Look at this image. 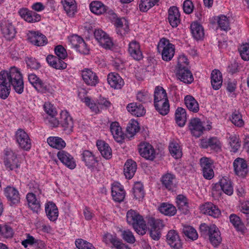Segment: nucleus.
Listing matches in <instances>:
<instances>
[{"instance_id":"nucleus-1","label":"nucleus","mask_w":249,"mask_h":249,"mask_svg":"<svg viewBox=\"0 0 249 249\" xmlns=\"http://www.w3.org/2000/svg\"><path fill=\"white\" fill-rule=\"evenodd\" d=\"M15 91L21 94L23 91V77L19 70L16 67H11L9 71L0 72V98L6 99L10 92L11 86Z\"/></svg>"},{"instance_id":"nucleus-2","label":"nucleus","mask_w":249,"mask_h":249,"mask_svg":"<svg viewBox=\"0 0 249 249\" xmlns=\"http://www.w3.org/2000/svg\"><path fill=\"white\" fill-rule=\"evenodd\" d=\"M126 220L138 234L143 235L146 233L147 230L146 222L137 212L133 210L128 211L126 213Z\"/></svg>"},{"instance_id":"nucleus-3","label":"nucleus","mask_w":249,"mask_h":249,"mask_svg":"<svg viewBox=\"0 0 249 249\" xmlns=\"http://www.w3.org/2000/svg\"><path fill=\"white\" fill-rule=\"evenodd\" d=\"M201 236L208 238L211 243L214 247L219 245L222 238L218 228L214 224L208 225L205 223L201 224L199 227Z\"/></svg>"},{"instance_id":"nucleus-4","label":"nucleus","mask_w":249,"mask_h":249,"mask_svg":"<svg viewBox=\"0 0 249 249\" xmlns=\"http://www.w3.org/2000/svg\"><path fill=\"white\" fill-rule=\"evenodd\" d=\"M161 50L162 59L166 61H170L175 54V47L169 42V40L163 38L160 39L159 44V50Z\"/></svg>"},{"instance_id":"nucleus-5","label":"nucleus","mask_w":249,"mask_h":249,"mask_svg":"<svg viewBox=\"0 0 249 249\" xmlns=\"http://www.w3.org/2000/svg\"><path fill=\"white\" fill-rule=\"evenodd\" d=\"M204 178L207 179H211L214 177L213 160L210 158L203 157L199 160Z\"/></svg>"},{"instance_id":"nucleus-6","label":"nucleus","mask_w":249,"mask_h":249,"mask_svg":"<svg viewBox=\"0 0 249 249\" xmlns=\"http://www.w3.org/2000/svg\"><path fill=\"white\" fill-rule=\"evenodd\" d=\"M234 172L238 177L244 178L249 172L248 161L241 158H236L233 162Z\"/></svg>"},{"instance_id":"nucleus-7","label":"nucleus","mask_w":249,"mask_h":249,"mask_svg":"<svg viewBox=\"0 0 249 249\" xmlns=\"http://www.w3.org/2000/svg\"><path fill=\"white\" fill-rule=\"evenodd\" d=\"M15 139L21 148L26 150L31 148V140L28 135L23 129L19 128L17 130L15 134Z\"/></svg>"},{"instance_id":"nucleus-8","label":"nucleus","mask_w":249,"mask_h":249,"mask_svg":"<svg viewBox=\"0 0 249 249\" xmlns=\"http://www.w3.org/2000/svg\"><path fill=\"white\" fill-rule=\"evenodd\" d=\"M82 160L85 165L92 172L99 171L98 160L93 154L89 150H85L82 153Z\"/></svg>"},{"instance_id":"nucleus-9","label":"nucleus","mask_w":249,"mask_h":249,"mask_svg":"<svg viewBox=\"0 0 249 249\" xmlns=\"http://www.w3.org/2000/svg\"><path fill=\"white\" fill-rule=\"evenodd\" d=\"M60 125L67 134L73 131L74 123L71 115L67 111H62L60 113Z\"/></svg>"},{"instance_id":"nucleus-10","label":"nucleus","mask_w":249,"mask_h":249,"mask_svg":"<svg viewBox=\"0 0 249 249\" xmlns=\"http://www.w3.org/2000/svg\"><path fill=\"white\" fill-rule=\"evenodd\" d=\"M95 39L105 49H110L113 43L109 36L101 29H96L94 32Z\"/></svg>"},{"instance_id":"nucleus-11","label":"nucleus","mask_w":249,"mask_h":249,"mask_svg":"<svg viewBox=\"0 0 249 249\" xmlns=\"http://www.w3.org/2000/svg\"><path fill=\"white\" fill-rule=\"evenodd\" d=\"M139 151L141 156L147 160H153L155 158L156 151L149 143H141L139 145Z\"/></svg>"},{"instance_id":"nucleus-12","label":"nucleus","mask_w":249,"mask_h":249,"mask_svg":"<svg viewBox=\"0 0 249 249\" xmlns=\"http://www.w3.org/2000/svg\"><path fill=\"white\" fill-rule=\"evenodd\" d=\"M83 80L90 86H95L99 82L96 73L89 69H85L81 71Z\"/></svg>"},{"instance_id":"nucleus-13","label":"nucleus","mask_w":249,"mask_h":249,"mask_svg":"<svg viewBox=\"0 0 249 249\" xmlns=\"http://www.w3.org/2000/svg\"><path fill=\"white\" fill-rule=\"evenodd\" d=\"M4 195L10 205L17 204L20 201V195L18 191L15 187L7 186L4 190Z\"/></svg>"},{"instance_id":"nucleus-14","label":"nucleus","mask_w":249,"mask_h":249,"mask_svg":"<svg viewBox=\"0 0 249 249\" xmlns=\"http://www.w3.org/2000/svg\"><path fill=\"white\" fill-rule=\"evenodd\" d=\"M166 241L168 244L175 249H180L182 243L178 232L174 230H170L166 235Z\"/></svg>"},{"instance_id":"nucleus-15","label":"nucleus","mask_w":249,"mask_h":249,"mask_svg":"<svg viewBox=\"0 0 249 249\" xmlns=\"http://www.w3.org/2000/svg\"><path fill=\"white\" fill-rule=\"evenodd\" d=\"M188 127L191 133L196 137H200L204 130L202 122L198 118L191 119L190 120Z\"/></svg>"},{"instance_id":"nucleus-16","label":"nucleus","mask_w":249,"mask_h":249,"mask_svg":"<svg viewBox=\"0 0 249 249\" xmlns=\"http://www.w3.org/2000/svg\"><path fill=\"white\" fill-rule=\"evenodd\" d=\"M111 195L113 199L118 202L123 201L125 196L123 186L119 182H114L112 185Z\"/></svg>"},{"instance_id":"nucleus-17","label":"nucleus","mask_w":249,"mask_h":249,"mask_svg":"<svg viewBox=\"0 0 249 249\" xmlns=\"http://www.w3.org/2000/svg\"><path fill=\"white\" fill-rule=\"evenodd\" d=\"M4 164L7 168L12 170L18 167L16 155L11 149L5 150Z\"/></svg>"},{"instance_id":"nucleus-18","label":"nucleus","mask_w":249,"mask_h":249,"mask_svg":"<svg viewBox=\"0 0 249 249\" xmlns=\"http://www.w3.org/2000/svg\"><path fill=\"white\" fill-rule=\"evenodd\" d=\"M203 213L214 218H218L221 214L218 207L211 202H206L200 207Z\"/></svg>"},{"instance_id":"nucleus-19","label":"nucleus","mask_w":249,"mask_h":249,"mask_svg":"<svg viewBox=\"0 0 249 249\" xmlns=\"http://www.w3.org/2000/svg\"><path fill=\"white\" fill-rule=\"evenodd\" d=\"M57 156L58 159L71 169H73L76 167V163L73 157L67 152L61 150L57 153Z\"/></svg>"},{"instance_id":"nucleus-20","label":"nucleus","mask_w":249,"mask_h":249,"mask_svg":"<svg viewBox=\"0 0 249 249\" xmlns=\"http://www.w3.org/2000/svg\"><path fill=\"white\" fill-rule=\"evenodd\" d=\"M18 14L25 21L30 23L38 22L41 19L40 15L27 8L20 9Z\"/></svg>"},{"instance_id":"nucleus-21","label":"nucleus","mask_w":249,"mask_h":249,"mask_svg":"<svg viewBox=\"0 0 249 249\" xmlns=\"http://www.w3.org/2000/svg\"><path fill=\"white\" fill-rule=\"evenodd\" d=\"M28 39L31 43L37 46H44L47 42L46 36L38 32H30Z\"/></svg>"},{"instance_id":"nucleus-22","label":"nucleus","mask_w":249,"mask_h":249,"mask_svg":"<svg viewBox=\"0 0 249 249\" xmlns=\"http://www.w3.org/2000/svg\"><path fill=\"white\" fill-rule=\"evenodd\" d=\"M201 146L204 148L210 147L211 149L218 151L221 148V142L217 137H211L208 139H203L201 141Z\"/></svg>"},{"instance_id":"nucleus-23","label":"nucleus","mask_w":249,"mask_h":249,"mask_svg":"<svg viewBox=\"0 0 249 249\" xmlns=\"http://www.w3.org/2000/svg\"><path fill=\"white\" fill-rule=\"evenodd\" d=\"M1 30L3 36L7 40H10L15 36V29L12 22L8 20L1 23Z\"/></svg>"},{"instance_id":"nucleus-24","label":"nucleus","mask_w":249,"mask_h":249,"mask_svg":"<svg viewBox=\"0 0 249 249\" xmlns=\"http://www.w3.org/2000/svg\"><path fill=\"white\" fill-rule=\"evenodd\" d=\"M107 82L114 89H121L124 85L122 77L116 72H110L107 75Z\"/></svg>"},{"instance_id":"nucleus-25","label":"nucleus","mask_w":249,"mask_h":249,"mask_svg":"<svg viewBox=\"0 0 249 249\" xmlns=\"http://www.w3.org/2000/svg\"><path fill=\"white\" fill-rule=\"evenodd\" d=\"M109 128L114 140L117 142H122L124 139V136L119 124L117 122H112Z\"/></svg>"},{"instance_id":"nucleus-26","label":"nucleus","mask_w":249,"mask_h":249,"mask_svg":"<svg viewBox=\"0 0 249 249\" xmlns=\"http://www.w3.org/2000/svg\"><path fill=\"white\" fill-rule=\"evenodd\" d=\"M137 169L136 162L131 159L127 160L124 163V174L127 179L132 178Z\"/></svg>"},{"instance_id":"nucleus-27","label":"nucleus","mask_w":249,"mask_h":249,"mask_svg":"<svg viewBox=\"0 0 249 249\" xmlns=\"http://www.w3.org/2000/svg\"><path fill=\"white\" fill-rule=\"evenodd\" d=\"M215 187L217 188L220 187L225 194L229 196L231 195L233 193L231 181L227 177H223L218 183L215 184Z\"/></svg>"},{"instance_id":"nucleus-28","label":"nucleus","mask_w":249,"mask_h":249,"mask_svg":"<svg viewBox=\"0 0 249 249\" xmlns=\"http://www.w3.org/2000/svg\"><path fill=\"white\" fill-rule=\"evenodd\" d=\"M128 51L130 56L136 60H140L143 57L140 45L136 41H132L129 43Z\"/></svg>"},{"instance_id":"nucleus-29","label":"nucleus","mask_w":249,"mask_h":249,"mask_svg":"<svg viewBox=\"0 0 249 249\" xmlns=\"http://www.w3.org/2000/svg\"><path fill=\"white\" fill-rule=\"evenodd\" d=\"M45 212L49 219L55 221L58 216V210L55 204L49 201L45 204Z\"/></svg>"},{"instance_id":"nucleus-30","label":"nucleus","mask_w":249,"mask_h":249,"mask_svg":"<svg viewBox=\"0 0 249 249\" xmlns=\"http://www.w3.org/2000/svg\"><path fill=\"white\" fill-rule=\"evenodd\" d=\"M168 20L173 27H176L180 23V13L176 6L171 7L168 10Z\"/></svg>"},{"instance_id":"nucleus-31","label":"nucleus","mask_w":249,"mask_h":249,"mask_svg":"<svg viewBox=\"0 0 249 249\" xmlns=\"http://www.w3.org/2000/svg\"><path fill=\"white\" fill-rule=\"evenodd\" d=\"M26 199L29 207L35 213H37L40 210L41 204L39 199L33 193H28Z\"/></svg>"},{"instance_id":"nucleus-32","label":"nucleus","mask_w":249,"mask_h":249,"mask_svg":"<svg viewBox=\"0 0 249 249\" xmlns=\"http://www.w3.org/2000/svg\"><path fill=\"white\" fill-rule=\"evenodd\" d=\"M177 75L181 81L186 84H190L194 81L193 74L187 68L178 69Z\"/></svg>"},{"instance_id":"nucleus-33","label":"nucleus","mask_w":249,"mask_h":249,"mask_svg":"<svg viewBox=\"0 0 249 249\" xmlns=\"http://www.w3.org/2000/svg\"><path fill=\"white\" fill-rule=\"evenodd\" d=\"M127 111L132 115L141 117L145 113V109L142 104L136 103H131L127 105L126 107Z\"/></svg>"},{"instance_id":"nucleus-34","label":"nucleus","mask_w":249,"mask_h":249,"mask_svg":"<svg viewBox=\"0 0 249 249\" xmlns=\"http://www.w3.org/2000/svg\"><path fill=\"white\" fill-rule=\"evenodd\" d=\"M63 59L52 55H49L46 58L47 62L51 66L58 70H63L67 68V64Z\"/></svg>"},{"instance_id":"nucleus-35","label":"nucleus","mask_w":249,"mask_h":249,"mask_svg":"<svg viewBox=\"0 0 249 249\" xmlns=\"http://www.w3.org/2000/svg\"><path fill=\"white\" fill-rule=\"evenodd\" d=\"M96 146L102 156L106 159H109L112 156V150L109 145L105 141L98 140Z\"/></svg>"},{"instance_id":"nucleus-36","label":"nucleus","mask_w":249,"mask_h":249,"mask_svg":"<svg viewBox=\"0 0 249 249\" xmlns=\"http://www.w3.org/2000/svg\"><path fill=\"white\" fill-rule=\"evenodd\" d=\"M211 84L215 90L219 89L222 85V76L221 72L217 70H214L211 73Z\"/></svg>"},{"instance_id":"nucleus-37","label":"nucleus","mask_w":249,"mask_h":249,"mask_svg":"<svg viewBox=\"0 0 249 249\" xmlns=\"http://www.w3.org/2000/svg\"><path fill=\"white\" fill-rule=\"evenodd\" d=\"M162 184L168 190H173L176 187L175 176L167 173L162 176L161 178Z\"/></svg>"},{"instance_id":"nucleus-38","label":"nucleus","mask_w":249,"mask_h":249,"mask_svg":"<svg viewBox=\"0 0 249 249\" xmlns=\"http://www.w3.org/2000/svg\"><path fill=\"white\" fill-rule=\"evenodd\" d=\"M91 12L96 15H102L107 11V7L100 1H93L89 4Z\"/></svg>"},{"instance_id":"nucleus-39","label":"nucleus","mask_w":249,"mask_h":249,"mask_svg":"<svg viewBox=\"0 0 249 249\" xmlns=\"http://www.w3.org/2000/svg\"><path fill=\"white\" fill-rule=\"evenodd\" d=\"M117 33L121 36H124L127 33L129 30L127 21L124 19L117 18L115 21Z\"/></svg>"},{"instance_id":"nucleus-40","label":"nucleus","mask_w":249,"mask_h":249,"mask_svg":"<svg viewBox=\"0 0 249 249\" xmlns=\"http://www.w3.org/2000/svg\"><path fill=\"white\" fill-rule=\"evenodd\" d=\"M47 142L50 146L58 150L64 148L66 145L65 141L59 137H49Z\"/></svg>"},{"instance_id":"nucleus-41","label":"nucleus","mask_w":249,"mask_h":249,"mask_svg":"<svg viewBox=\"0 0 249 249\" xmlns=\"http://www.w3.org/2000/svg\"><path fill=\"white\" fill-rule=\"evenodd\" d=\"M229 219L230 222L237 231L242 233L245 232L246 228L240 217L235 214L232 213L230 215Z\"/></svg>"},{"instance_id":"nucleus-42","label":"nucleus","mask_w":249,"mask_h":249,"mask_svg":"<svg viewBox=\"0 0 249 249\" xmlns=\"http://www.w3.org/2000/svg\"><path fill=\"white\" fill-rule=\"evenodd\" d=\"M185 105L191 111L195 113L197 112L199 110L198 102L194 97L191 95H187L184 98Z\"/></svg>"},{"instance_id":"nucleus-43","label":"nucleus","mask_w":249,"mask_h":249,"mask_svg":"<svg viewBox=\"0 0 249 249\" xmlns=\"http://www.w3.org/2000/svg\"><path fill=\"white\" fill-rule=\"evenodd\" d=\"M64 10L69 16H73L76 11L75 0H61Z\"/></svg>"},{"instance_id":"nucleus-44","label":"nucleus","mask_w":249,"mask_h":249,"mask_svg":"<svg viewBox=\"0 0 249 249\" xmlns=\"http://www.w3.org/2000/svg\"><path fill=\"white\" fill-rule=\"evenodd\" d=\"M191 30L193 36L197 40L202 38L204 36L202 26L197 22H194L191 24Z\"/></svg>"},{"instance_id":"nucleus-45","label":"nucleus","mask_w":249,"mask_h":249,"mask_svg":"<svg viewBox=\"0 0 249 249\" xmlns=\"http://www.w3.org/2000/svg\"><path fill=\"white\" fill-rule=\"evenodd\" d=\"M156 110L161 115L164 116L167 115L170 109V106L168 99L162 100L160 102L154 104Z\"/></svg>"},{"instance_id":"nucleus-46","label":"nucleus","mask_w":249,"mask_h":249,"mask_svg":"<svg viewBox=\"0 0 249 249\" xmlns=\"http://www.w3.org/2000/svg\"><path fill=\"white\" fill-rule=\"evenodd\" d=\"M176 121L178 126H183L186 122V112L184 108L178 107L175 113Z\"/></svg>"},{"instance_id":"nucleus-47","label":"nucleus","mask_w":249,"mask_h":249,"mask_svg":"<svg viewBox=\"0 0 249 249\" xmlns=\"http://www.w3.org/2000/svg\"><path fill=\"white\" fill-rule=\"evenodd\" d=\"M160 212L165 215L173 216L177 213L176 207L171 204L162 203L159 207Z\"/></svg>"},{"instance_id":"nucleus-48","label":"nucleus","mask_w":249,"mask_h":249,"mask_svg":"<svg viewBox=\"0 0 249 249\" xmlns=\"http://www.w3.org/2000/svg\"><path fill=\"white\" fill-rule=\"evenodd\" d=\"M167 99L166 90L161 87H156L154 94V104Z\"/></svg>"},{"instance_id":"nucleus-49","label":"nucleus","mask_w":249,"mask_h":249,"mask_svg":"<svg viewBox=\"0 0 249 249\" xmlns=\"http://www.w3.org/2000/svg\"><path fill=\"white\" fill-rule=\"evenodd\" d=\"M132 192L134 197L136 199L140 200L144 196L143 186L142 183L140 182H136L133 186Z\"/></svg>"},{"instance_id":"nucleus-50","label":"nucleus","mask_w":249,"mask_h":249,"mask_svg":"<svg viewBox=\"0 0 249 249\" xmlns=\"http://www.w3.org/2000/svg\"><path fill=\"white\" fill-rule=\"evenodd\" d=\"M169 150L171 155L178 159L182 156V150L179 145L176 142H172L169 146Z\"/></svg>"},{"instance_id":"nucleus-51","label":"nucleus","mask_w":249,"mask_h":249,"mask_svg":"<svg viewBox=\"0 0 249 249\" xmlns=\"http://www.w3.org/2000/svg\"><path fill=\"white\" fill-rule=\"evenodd\" d=\"M139 123L136 121H131L127 125L126 131L128 138L133 137L139 131Z\"/></svg>"},{"instance_id":"nucleus-52","label":"nucleus","mask_w":249,"mask_h":249,"mask_svg":"<svg viewBox=\"0 0 249 249\" xmlns=\"http://www.w3.org/2000/svg\"><path fill=\"white\" fill-rule=\"evenodd\" d=\"M177 203L178 209L182 211L183 213H187L188 204L187 198L182 195H179L177 197Z\"/></svg>"},{"instance_id":"nucleus-53","label":"nucleus","mask_w":249,"mask_h":249,"mask_svg":"<svg viewBox=\"0 0 249 249\" xmlns=\"http://www.w3.org/2000/svg\"><path fill=\"white\" fill-rule=\"evenodd\" d=\"M182 231L185 236L192 240H195L198 238V234L196 231L192 226H184Z\"/></svg>"},{"instance_id":"nucleus-54","label":"nucleus","mask_w":249,"mask_h":249,"mask_svg":"<svg viewBox=\"0 0 249 249\" xmlns=\"http://www.w3.org/2000/svg\"><path fill=\"white\" fill-rule=\"evenodd\" d=\"M160 0H141L139 8L141 11L146 12L158 3Z\"/></svg>"},{"instance_id":"nucleus-55","label":"nucleus","mask_w":249,"mask_h":249,"mask_svg":"<svg viewBox=\"0 0 249 249\" xmlns=\"http://www.w3.org/2000/svg\"><path fill=\"white\" fill-rule=\"evenodd\" d=\"M231 120L233 124L237 127H242L244 125V122L242 119V116L238 111H235L232 113Z\"/></svg>"},{"instance_id":"nucleus-56","label":"nucleus","mask_w":249,"mask_h":249,"mask_svg":"<svg viewBox=\"0 0 249 249\" xmlns=\"http://www.w3.org/2000/svg\"><path fill=\"white\" fill-rule=\"evenodd\" d=\"M35 89L38 92L46 93L51 92L52 87L49 84L40 79L37 85L36 86Z\"/></svg>"},{"instance_id":"nucleus-57","label":"nucleus","mask_w":249,"mask_h":249,"mask_svg":"<svg viewBox=\"0 0 249 249\" xmlns=\"http://www.w3.org/2000/svg\"><path fill=\"white\" fill-rule=\"evenodd\" d=\"M148 224L151 229L160 230L163 227L162 221L159 219L150 217L148 220Z\"/></svg>"},{"instance_id":"nucleus-58","label":"nucleus","mask_w":249,"mask_h":249,"mask_svg":"<svg viewBox=\"0 0 249 249\" xmlns=\"http://www.w3.org/2000/svg\"><path fill=\"white\" fill-rule=\"evenodd\" d=\"M75 244L78 249H96L91 243L82 239H76Z\"/></svg>"},{"instance_id":"nucleus-59","label":"nucleus","mask_w":249,"mask_h":249,"mask_svg":"<svg viewBox=\"0 0 249 249\" xmlns=\"http://www.w3.org/2000/svg\"><path fill=\"white\" fill-rule=\"evenodd\" d=\"M238 51L244 60H249V44L246 43L241 45L238 48Z\"/></svg>"},{"instance_id":"nucleus-60","label":"nucleus","mask_w":249,"mask_h":249,"mask_svg":"<svg viewBox=\"0 0 249 249\" xmlns=\"http://www.w3.org/2000/svg\"><path fill=\"white\" fill-rule=\"evenodd\" d=\"M122 236L123 239L128 243L133 244L136 241L132 232L129 230L123 231H122Z\"/></svg>"},{"instance_id":"nucleus-61","label":"nucleus","mask_w":249,"mask_h":249,"mask_svg":"<svg viewBox=\"0 0 249 249\" xmlns=\"http://www.w3.org/2000/svg\"><path fill=\"white\" fill-rule=\"evenodd\" d=\"M217 23L219 27L222 30H227L229 29V21L225 16L221 15L218 18Z\"/></svg>"},{"instance_id":"nucleus-62","label":"nucleus","mask_w":249,"mask_h":249,"mask_svg":"<svg viewBox=\"0 0 249 249\" xmlns=\"http://www.w3.org/2000/svg\"><path fill=\"white\" fill-rule=\"evenodd\" d=\"M71 47L76 49L78 45L83 41V39L80 36L73 35L68 38Z\"/></svg>"},{"instance_id":"nucleus-63","label":"nucleus","mask_w":249,"mask_h":249,"mask_svg":"<svg viewBox=\"0 0 249 249\" xmlns=\"http://www.w3.org/2000/svg\"><path fill=\"white\" fill-rule=\"evenodd\" d=\"M229 143L233 152H236L240 146L238 139L235 135L230 137Z\"/></svg>"},{"instance_id":"nucleus-64","label":"nucleus","mask_w":249,"mask_h":249,"mask_svg":"<svg viewBox=\"0 0 249 249\" xmlns=\"http://www.w3.org/2000/svg\"><path fill=\"white\" fill-rule=\"evenodd\" d=\"M116 249H130L127 245L124 244L116 235L111 243Z\"/></svg>"}]
</instances>
